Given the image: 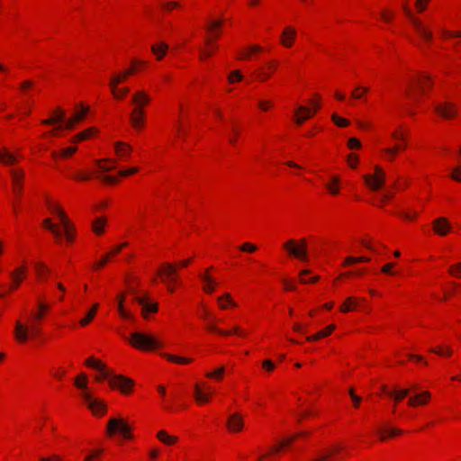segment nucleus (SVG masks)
Masks as SVG:
<instances>
[{
  "label": "nucleus",
  "instance_id": "nucleus-1",
  "mask_svg": "<svg viewBox=\"0 0 461 461\" xmlns=\"http://www.w3.org/2000/svg\"><path fill=\"white\" fill-rule=\"evenodd\" d=\"M284 249L287 250V252L302 260V261H308L309 260V255H308V249H307V241L305 239H302L299 241H296L295 240H288L284 245Z\"/></svg>",
  "mask_w": 461,
  "mask_h": 461
},
{
  "label": "nucleus",
  "instance_id": "nucleus-2",
  "mask_svg": "<svg viewBox=\"0 0 461 461\" xmlns=\"http://www.w3.org/2000/svg\"><path fill=\"white\" fill-rule=\"evenodd\" d=\"M130 342L133 347L144 350L155 349L161 346L154 337L141 332H133Z\"/></svg>",
  "mask_w": 461,
  "mask_h": 461
},
{
  "label": "nucleus",
  "instance_id": "nucleus-3",
  "mask_svg": "<svg viewBox=\"0 0 461 461\" xmlns=\"http://www.w3.org/2000/svg\"><path fill=\"white\" fill-rule=\"evenodd\" d=\"M37 321L32 323L30 326L23 324L21 321H16L14 335L16 339L21 342H26L30 337L33 338L41 333V329L36 323Z\"/></svg>",
  "mask_w": 461,
  "mask_h": 461
},
{
  "label": "nucleus",
  "instance_id": "nucleus-4",
  "mask_svg": "<svg viewBox=\"0 0 461 461\" xmlns=\"http://www.w3.org/2000/svg\"><path fill=\"white\" fill-rule=\"evenodd\" d=\"M107 431L110 435L119 433L124 438H131L130 426L122 419H110L107 424Z\"/></svg>",
  "mask_w": 461,
  "mask_h": 461
},
{
  "label": "nucleus",
  "instance_id": "nucleus-5",
  "mask_svg": "<svg viewBox=\"0 0 461 461\" xmlns=\"http://www.w3.org/2000/svg\"><path fill=\"white\" fill-rule=\"evenodd\" d=\"M402 10L404 14L411 19L413 26L415 27L420 36L425 41H430L432 39V33L424 25H422L419 19L415 18L412 15L406 2L402 4Z\"/></svg>",
  "mask_w": 461,
  "mask_h": 461
},
{
  "label": "nucleus",
  "instance_id": "nucleus-6",
  "mask_svg": "<svg viewBox=\"0 0 461 461\" xmlns=\"http://www.w3.org/2000/svg\"><path fill=\"white\" fill-rule=\"evenodd\" d=\"M364 179L368 185V187L376 191L379 190L384 184L385 180V173L379 167H375V175H366Z\"/></svg>",
  "mask_w": 461,
  "mask_h": 461
},
{
  "label": "nucleus",
  "instance_id": "nucleus-7",
  "mask_svg": "<svg viewBox=\"0 0 461 461\" xmlns=\"http://www.w3.org/2000/svg\"><path fill=\"white\" fill-rule=\"evenodd\" d=\"M82 397L94 414L98 415L105 412L106 407L104 402L93 398V396L87 392H84L82 393Z\"/></svg>",
  "mask_w": 461,
  "mask_h": 461
},
{
  "label": "nucleus",
  "instance_id": "nucleus-8",
  "mask_svg": "<svg viewBox=\"0 0 461 461\" xmlns=\"http://www.w3.org/2000/svg\"><path fill=\"white\" fill-rule=\"evenodd\" d=\"M434 109L444 119H452L457 114L456 105L448 101L438 104Z\"/></svg>",
  "mask_w": 461,
  "mask_h": 461
},
{
  "label": "nucleus",
  "instance_id": "nucleus-9",
  "mask_svg": "<svg viewBox=\"0 0 461 461\" xmlns=\"http://www.w3.org/2000/svg\"><path fill=\"white\" fill-rule=\"evenodd\" d=\"M48 206H49L50 210L52 212L57 213L59 218L60 219L61 225L64 229L66 239L68 241H72L74 237H73L72 233L70 232V223L67 218L66 213L61 209H59L58 206L52 204L51 203H48Z\"/></svg>",
  "mask_w": 461,
  "mask_h": 461
},
{
  "label": "nucleus",
  "instance_id": "nucleus-10",
  "mask_svg": "<svg viewBox=\"0 0 461 461\" xmlns=\"http://www.w3.org/2000/svg\"><path fill=\"white\" fill-rule=\"evenodd\" d=\"M133 385V380L122 375H116V376L112 377L111 387L120 388L121 392L123 393H129Z\"/></svg>",
  "mask_w": 461,
  "mask_h": 461
},
{
  "label": "nucleus",
  "instance_id": "nucleus-11",
  "mask_svg": "<svg viewBox=\"0 0 461 461\" xmlns=\"http://www.w3.org/2000/svg\"><path fill=\"white\" fill-rule=\"evenodd\" d=\"M392 138L401 143L396 144L393 148H386L384 149L386 155H396L400 150L406 149L407 136L404 132L394 131L392 132Z\"/></svg>",
  "mask_w": 461,
  "mask_h": 461
},
{
  "label": "nucleus",
  "instance_id": "nucleus-12",
  "mask_svg": "<svg viewBox=\"0 0 461 461\" xmlns=\"http://www.w3.org/2000/svg\"><path fill=\"white\" fill-rule=\"evenodd\" d=\"M157 274L162 277V280L165 283H173L176 281L177 271L172 264L164 263Z\"/></svg>",
  "mask_w": 461,
  "mask_h": 461
},
{
  "label": "nucleus",
  "instance_id": "nucleus-13",
  "mask_svg": "<svg viewBox=\"0 0 461 461\" xmlns=\"http://www.w3.org/2000/svg\"><path fill=\"white\" fill-rule=\"evenodd\" d=\"M135 71V68H131L125 71H123L122 73H119V74H115L113 76V77L111 78V81H110V86H111V89H112V93L114 96H117L118 95V91H117V86L123 82L124 80H126V78L132 75Z\"/></svg>",
  "mask_w": 461,
  "mask_h": 461
},
{
  "label": "nucleus",
  "instance_id": "nucleus-14",
  "mask_svg": "<svg viewBox=\"0 0 461 461\" xmlns=\"http://www.w3.org/2000/svg\"><path fill=\"white\" fill-rule=\"evenodd\" d=\"M134 301L142 307V315L147 318L149 312H157L158 304L150 303L147 296L135 295Z\"/></svg>",
  "mask_w": 461,
  "mask_h": 461
},
{
  "label": "nucleus",
  "instance_id": "nucleus-15",
  "mask_svg": "<svg viewBox=\"0 0 461 461\" xmlns=\"http://www.w3.org/2000/svg\"><path fill=\"white\" fill-rule=\"evenodd\" d=\"M227 427L231 432H239L243 429V420L240 413H233L227 420Z\"/></svg>",
  "mask_w": 461,
  "mask_h": 461
},
{
  "label": "nucleus",
  "instance_id": "nucleus-16",
  "mask_svg": "<svg viewBox=\"0 0 461 461\" xmlns=\"http://www.w3.org/2000/svg\"><path fill=\"white\" fill-rule=\"evenodd\" d=\"M114 149L121 159L127 160L131 157L132 148L128 143L117 141L114 143Z\"/></svg>",
  "mask_w": 461,
  "mask_h": 461
},
{
  "label": "nucleus",
  "instance_id": "nucleus-17",
  "mask_svg": "<svg viewBox=\"0 0 461 461\" xmlns=\"http://www.w3.org/2000/svg\"><path fill=\"white\" fill-rule=\"evenodd\" d=\"M149 102V95L143 91H137L131 99V104L134 105V109L140 108L141 112H144L143 106Z\"/></svg>",
  "mask_w": 461,
  "mask_h": 461
},
{
  "label": "nucleus",
  "instance_id": "nucleus-18",
  "mask_svg": "<svg viewBox=\"0 0 461 461\" xmlns=\"http://www.w3.org/2000/svg\"><path fill=\"white\" fill-rule=\"evenodd\" d=\"M26 272H27V268L25 267H19L10 273V276L14 282L10 287L11 290H14L19 287L23 279L26 276Z\"/></svg>",
  "mask_w": 461,
  "mask_h": 461
},
{
  "label": "nucleus",
  "instance_id": "nucleus-19",
  "mask_svg": "<svg viewBox=\"0 0 461 461\" xmlns=\"http://www.w3.org/2000/svg\"><path fill=\"white\" fill-rule=\"evenodd\" d=\"M201 280L203 282V291L212 294L214 292L216 285H218L217 281L209 274L208 270L201 274L200 276Z\"/></svg>",
  "mask_w": 461,
  "mask_h": 461
},
{
  "label": "nucleus",
  "instance_id": "nucleus-20",
  "mask_svg": "<svg viewBox=\"0 0 461 461\" xmlns=\"http://www.w3.org/2000/svg\"><path fill=\"white\" fill-rule=\"evenodd\" d=\"M376 433L378 434L380 440L384 441L388 438H393L402 433V430L398 428H390L384 426L383 428H378L376 429Z\"/></svg>",
  "mask_w": 461,
  "mask_h": 461
},
{
  "label": "nucleus",
  "instance_id": "nucleus-21",
  "mask_svg": "<svg viewBox=\"0 0 461 461\" xmlns=\"http://www.w3.org/2000/svg\"><path fill=\"white\" fill-rule=\"evenodd\" d=\"M144 113L140 108L133 109L130 114V120L133 128L140 130L144 125Z\"/></svg>",
  "mask_w": 461,
  "mask_h": 461
},
{
  "label": "nucleus",
  "instance_id": "nucleus-22",
  "mask_svg": "<svg viewBox=\"0 0 461 461\" xmlns=\"http://www.w3.org/2000/svg\"><path fill=\"white\" fill-rule=\"evenodd\" d=\"M430 399V393L428 391L422 392L420 393H416L411 395L408 400V405L414 407L420 404H426L428 401Z\"/></svg>",
  "mask_w": 461,
  "mask_h": 461
},
{
  "label": "nucleus",
  "instance_id": "nucleus-23",
  "mask_svg": "<svg viewBox=\"0 0 461 461\" xmlns=\"http://www.w3.org/2000/svg\"><path fill=\"white\" fill-rule=\"evenodd\" d=\"M433 224L435 232L441 236L446 235L451 227L447 219L443 217L436 219Z\"/></svg>",
  "mask_w": 461,
  "mask_h": 461
},
{
  "label": "nucleus",
  "instance_id": "nucleus-24",
  "mask_svg": "<svg viewBox=\"0 0 461 461\" xmlns=\"http://www.w3.org/2000/svg\"><path fill=\"white\" fill-rule=\"evenodd\" d=\"M10 174L14 185V192L17 195H20L22 193V180L24 176V173L22 170L12 169Z\"/></svg>",
  "mask_w": 461,
  "mask_h": 461
},
{
  "label": "nucleus",
  "instance_id": "nucleus-25",
  "mask_svg": "<svg viewBox=\"0 0 461 461\" xmlns=\"http://www.w3.org/2000/svg\"><path fill=\"white\" fill-rule=\"evenodd\" d=\"M206 328L210 331L216 332V333H219V334L224 335V336H228L230 334L244 335V333L241 332L240 328L239 326H234L231 330H223L219 329L213 323H208Z\"/></svg>",
  "mask_w": 461,
  "mask_h": 461
},
{
  "label": "nucleus",
  "instance_id": "nucleus-26",
  "mask_svg": "<svg viewBox=\"0 0 461 461\" xmlns=\"http://www.w3.org/2000/svg\"><path fill=\"white\" fill-rule=\"evenodd\" d=\"M383 392L386 393L389 397L394 399L395 402L402 401L404 397L408 396L411 393L410 389H402V390H394V391H387L385 386L382 388Z\"/></svg>",
  "mask_w": 461,
  "mask_h": 461
},
{
  "label": "nucleus",
  "instance_id": "nucleus-27",
  "mask_svg": "<svg viewBox=\"0 0 461 461\" xmlns=\"http://www.w3.org/2000/svg\"><path fill=\"white\" fill-rule=\"evenodd\" d=\"M296 31L291 27H287L284 30L282 34L281 42L285 47H291L293 41L295 39Z\"/></svg>",
  "mask_w": 461,
  "mask_h": 461
},
{
  "label": "nucleus",
  "instance_id": "nucleus-28",
  "mask_svg": "<svg viewBox=\"0 0 461 461\" xmlns=\"http://www.w3.org/2000/svg\"><path fill=\"white\" fill-rule=\"evenodd\" d=\"M343 449V447L341 446H334L330 449L327 450L326 452L322 453L321 455H319L318 456L311 459L310 461H330V457L333 454H337L341 452Z\"/></svg>",
  "mask_w": 461,
  "mask_h": 461
},
{
  "label": "nucleus",
  "instance_id": "nucleus-29",
  "mask_svg": "<svg viewBox=\"0 0 461 461\" xmlns=\"http://www.w3.org/2000/svg\"><path fill=\"white\" fill-rule=\"evenodd\" d=\"M95 163L100 171L99 175L111 171L116 167V162L112 159L96 160Z\"/></svg>",
  "mask_w": 461,
  "mask_h": 461
},
{
  "label": "nucleus",
  "instance_id": "nucleus-30",
  "mask_svg": "<svg viewBox=\"0 0 461 461\" xmlns=\"http://www.w3.org/2000/svg\"><path fill=\"white\" fill-rule=\"evenodd\" d=\"M312 116L311 110L305 106H299L298 111L295 113L297 124H303L307 119Z\"/></svg>",
  "mask_w": 461,
  "mask_h": 461
},
{
  "label": "nucleus",
  "instance_id": "nucleus-31",
  "mask_svg": "<svg viewBox=\"0 0 461 461\" xmlns=\"http://www.w3.org/2000/svg\"><path fill=\"white\" fill-rule=\"evenodd\" d=\"M56 113H57V115H55L50 119L42 120L41 123L45 124V125H52L55 123H60V122H64V119H65L64 111L60 108H58L56 110Z\"/></svg>",
  "mask_w": 461,
  "mask_h": 461
},
{
  "label": "nucleus",
  "instance_id": "nucleus-32",
  "mask_svg": "<svg viewBox=\"0 0 461 461\" xmlns=\"http://www.w3.org/2000/svg\"><path fill=\"white\" fill-rule=\"evenodd\" d=\"M167 49L168 46L164 42L154 44L151 47V50L157 56L158 59H161L166 55Z\"/></svg>",
  "mask_w": 461,
  "mask_h": 461
},
{
  "label": "nucleus",
  "instance_id": "nucleus-33",
  "mask_svg": "<svg viewBox=\"0 0 461 461\" xmlns=\"http://www.w3.org/2000/svg\"><path fill=\"white\" fill-rule=\"evenodd\" d=\"M335 328H336L335 325L331 324V325L328 326L326 329L319 331L315 335L307 337V340L308 341H314V340H317V339H319L321 338L327 337L328 335H330L335 330Z\"/></svg>",
  "mask_w": 461,
  "mask_h": 461
},
{
  "label": "nucleus",
  "instance_id": "nucleus-34",
  "mask_svg": "<svg viewBox=\"0 0 461 461\" xmlns=\"http://www.w3.org/2000/svg\"><path fill=\"white\" fill-rule=\"evenodd\" d=\"M217 301L221 309H226L228 305L233 307L237 305L229 293H225L222 296L218 297Z\"/></svg>",
  "mask_w": 461,
  "mask_h": 461
},
{
  "label": "nucleus",
  "instance_id": "nucleus-35",
  "mask_svg": "<svg viewBox=\"0 0 461 461\" xmlns=\"http://www.w3.org/2000/svg\"><path fill=\"white\" fill-rule=\"evenodd\" d=\"M339 176H333L331 177L330 182L326 184V187L331 194L336 195L339 194Z\"/></svg>",
  "mask_w": 461,
  "mask_h": 461
},
{
  "label": "nucleus",
  "instance_id": "nucleus-36",
  "mask_svg": "<svg viewBox=\"0 0 461 461\" xmlns=\"http://www.w3.org/2000/svg\"><path fill=\"white\" fill-rule=\"evenodd\" d=\"M43 226L49 230L50 231H51L53 233V235L55 236V238L57 240H60L61 236H62V232L61 230H58L56 225H54L52 222H51V220L50 219H45L43 221Z\"/></svg>",
  "mask_w": 461,
  "mask_h": 461
},
{
  "label": "nucleus",
  "instance_id": "nucleus-37",
  "mask_svg": "<svg viewBox=\"0 0 461 461\" xmlns=\"http://www.w3.org/2000/svg\"><path fill=\"white\" fill-rule=\"evenodd\" d=\"M194 398L199 403L207 402L209 395L204 393L198 384L194 385Z\"/></svg>",
  "mask_w": 461,
  "mask_h": 461
},
{
  "label": "nucleus",
  "instance_id": "nucleus-38",
  "mask_svg": "<svg viewBox=\"0 0 461 461\" xmlns=\"http://www.w3.org/2000/svg\"><path fill=\"white\" fill-rule=\"evenodd\" d=\"M98 310V304L97 303H95L93 305V307L89 310V312L86 313V317L83 318L81 321H80V325L81 326H86L95 317L96 312Z\"/></svg>",
  "mask_w": 461,
  "mask_h": 461
},
{
  "label": "nucleus",
  "instance_id": "nucleus-39",
  "mask_svg": "<svg viewBox=\"0 0 461 461\" xmlns=\"http://www.w3.org/2000/svg\"><path fill=\"white\" fill-rule=\"evenodd\" d=\"M95 131H96V130L95 128H89V129L77 134L76 136H74V138L72 139V141L77 142V141L85 140L88 139L90 136H92L93 133Z\"/></svg>",
  "mask_w": 461,
  "mask_h": 461
},
{
  "label": "nucleus",
  "instance_id": "nucleus-40",
  "mask_svg": "<svg viewBox=\"0 0 461 461\" xmlns=\"http://www.w3.org/2000/svg\"><path fill=\"white\" fill-rule=\"evenodd\" d=\"M101 374L99 376L96 377L97 381H101L103 379H108L109 384H111L112 377L116 376L113 372L106 369V366L104 364H103L102 369H97Z\"/></svg>",
  "mask_w": 461,
  "mask_h": 461
},
{
  "label": "nucleus",
  "instance_id": "nucleus-41",
  "mask_svg": "<svg viewBox=\"0 0 461 461\" xmlns=\"http://www.w3.org/2000/svg\"><path fill=\"white\" fill-rule=\"evenodd\" d=\"M222 23L223 22L221 20L211 21L209 24L206 26V29L212 35L213 38H217L219 32L216 31V29L221 27Z\"/></svg>",
  "mask_w": 461,
  "mask_h": 461
},
{
  "label": "nucleus",
  "instance_id": "nucleus-42",
  "mask_svg": "<svg viewBox=\"0 0 461 461\" xmlns=\"http://www.w3.org/2000/svg\"><path fill=\"white\" fill-rule=\"evenodd\" d=\"M368 91V87L358 86L352 91L351 97L356 100L362 99Z\"/></svg>",
  "mask_w": 461,
  "mask_h": 461
},
{
  "label": "nucleus",
  "instance_id": "nucleus-43",
  "mask_svg": "<svg viewBox=\"0 0 461 461\" xmlns=\"http://www.w3.org/2000/svg\"><path fill=\"white\" fill-rule=\"evenodd\" d=\"M163 357H165L167 360L177 363V364H189L192 362L191 358L176 357V356L169 355V354H163Z\"/></svg>",
  "mask_w": 461,
  "mask_h": 461
},
{
  "label": "nucleus",
  "instance_id": "nucleus-44",
  "mask_svg": "<svg viewBox=\"0 0 461 461\" xmlns=\"http://www.w3.org/2000/svg\"><path fill=\"white\" fill-rule=\"evenodd\" d=\"M35 270L39 276L45 277L48 273L50 272V268L42 262H37L35 264Z\"/></svg>",
  "mask_w": 461,
  "mask_h": 461
},
{
  "label": "nucleus",
  "instance_id": "nucleus-45",
  "mask_svg": "<svg viewBox=\"0 0 461 461\" xmlns=\"http://www.w3.org/2000/svg\"><path fill=\"white\" fill-rule=\"evenodd\" d=\"M0 160L5 165H10L15 162V158L5 150V152H0Z\"/></svg>",
  "mask_w": 461,
  "mask_h": 461
},
{
  "label": "nucleus",
  "instance_id": "nucleus-46",
  "mask_svg": "<svg viewBox=\"0 0 461 461\" xmlns=\"http://www.w3.org/2000/svg\"><path fill=\"white\" fill-rule=\"evenodd\" d=\"M86 375L85 374H81L78 375L75 380V385L83 390L87 389V382H86Z\"/></svg>",
  "mask_w": 461,
  "mask_h": 461
},
{
  "label": "nucleus",
  "instance_id": "nucleus-47",
  "mask_svg": "<svg viewBox=\"0 0 461 461\" xmlns=\"http://www.w3.org/2000/svg\"><path fill=\"white\" fill-rule=\"evenodd\" d=\"M357 305V300L353 297H348L346 299L344 304L341 306L340 310L343 312H348L352 310V306Z\"/></svg>",
  "mask_w": 461,
  "mask_h": 461
},
{
  "label": "nucleus",
  "instance_id": "nucleus-48",
  "mask_svg": "<svg viewBox=\"0 0 461 461\" xmlns=\"http://www.w3.org/2000/svg\"><path fill=\"white\" fill-rule=\"evenodd\" d=\"M105 220L103 218L96 219L93 223V230L96 234H102L104 231V226Z\"/></svg>",
  "mask_w": 461,
  "mask_h": 461
},
{
  "label": "nucleus",
  "instance_id": "nucleus-49",
  "mask_svg": "<svg viewBox=\"0 0 461 461\" xmlns=\"http://www.w3.org/2000/svg\"><path fill=\"white\" fill-rule=\"evenodd\" d=\"M38 307H39L40 312L33 315V318L36 321H39L43 318L44 312L49 309V305L45 303L41 302V303H39Z\"/></svg>",
  "mask_w": 461,
  "mask_h": 461
},
{
  "label": "nucleus",
  "instance_id": "nucleus-50",
  "mask_svg": "<svg viewBox=\"0 0 461 461\" xmlns=\"http://www.w3.org/2000/svg\"><path fill=\"white\" fill-rule=\"evenodd\" d=\"M80 111H77L75 114H74V119L77 121V122L84 120V118L86 117V115L87 114L88 111H89V108L87 106H84V105H80Z\"/></svg>",
  "mask_w": 461,
  "mask_h": 461
},
{
  "label": "nucleus",
  "instance_id": "nucleus-51",
  "mask_svg": "<svg viewBox=\"0 0 461 461\" xmlns=\"http://www.w3.org/2000/svg\"><path fill=\"white\" fill-rule=\"evenodd\" d=\"M331 119L339 127H346L349 124V122L347 119L341 118L336 113H332Z\"/></svg>",
  "mask_w": 461,
  "mask_h": 461
},
{
  "label": "nucleus",
  "instance_id": "nucleus-52",
  "mask_svg": "<svg viewBox=\"0 0 461 461\" xmlns=\"http://www.w3.org/2000/svg\"><path fill=\"white\" fill-rule=\"evenodd\" d=\"M103 364L100 360L98 359H95L94 357H89L86 360V365L88 366H91L93 368H95L96 370L97 369H102L103 368Z\"/></svg>",
  "mask_w": 461,
  "mask_h": 461
},
{
  "label": "nucleus",
  "instance_id": "nucleus-53",
  "mask_svg": "<svg viewBox=\"0 0 461 461\" xmlns=\"http://www.w3.org/2000/svg\"><path fill=\"white\" fill-rule=\"evenodd\" d=\"M417 83H418V85H419V87H420V91H421L422 93H424V91H425V85H426L427 83H429V84H430V83H431V78H430V77H429V76L425 75V76H423V77H419V78L417 79Z\"/></svg>",
  "mask_w": 461,
  "mask_h": 461
},
{
  "label": "nucleus",
  "instance_id": "nucleus-54",
  "mask_svg": "<svg viewBox=\"0 0 461 461\" xmlns=\"http://www.w3.org/2000/svg\"><path fill=\"white\" fill-rule=\"evenodd\" d=\"M97 178L101 179L103 182L108 185H113L117 183V178L113 176H107V175H97Z\"/></svg>",
  "mask_w": 461,
  "mask_h": 461
},
{
  "label": "nucleus",
  "instance_id": "nucleus-55",
  "mask_svg": "<svg viewBox=\"0 0 461 461\" xmlns=\"http://www.w3.org/2000/svg\"><path fill=\"white\" fill-rule=\"evenodd\" d=\"M123 300L124 298L123 297H121L120 298V301H119V304H118V311L121 314V316L124 319H131V313L127 312L125 310H124V307H123Z\"/></svg>",
  "mask_w": 461,
  "mask_h": 461
},
{
  "label": "nucleus",
  "instance_id": "nucleus-56",
  "mask_svg": "<svg viewBox=\"0 0 461 461\" xmlns=\"http://www.w3.org/2000/svg\"><path fill=\"white\" fill-rule=\"evenodd\" d=\"M76 123H77V121L72 116L70 119H68L67 122H65L63 125L62 124L59 125L57 130L63 129V128H65L67 130H72Z\"/></svg>",
  "mask_w": 461,
  "mask_h": 461
},
{
  "label": "nucleus",
  "instance_id": "nucleus-57",
  "mask_svg": "<svg viewBox=\"0 0 461 461\" xmlns=\"http://www.w3.org/2000/svg\"><path fill=\"white\" fill-rule=\"evenodd\" d=\"M224 371H225L224 367L221 366L218 369H216L214 372L207 373L206 376L209 378L217 377V378L221 379V377L224 374Z\"/></svg>",
  "mask_w": 461,
  "mask_h": 461
},
{
  "label": "nucleus",
  "instance_id": "nucleus-58",
  "mask_svg": "<svg viewBox=\"0 0 461 461\" xmlns=\"http://www.w3.org/2000/svg\"><path fill=\"white\" fill-rule=\"evenodd\" d=\"M243 78L240 71L239 70H235V71H232L230 76H229V82L230 83H233L234 80H237V81H241Z\"/></svg>",
  "mask_w": 461,
  "mask_h": 461
},
{
  "label": "nucleus",
  "instance_id": "nucleus-59",
  "mask_svg": "<svg viewBox=\"0 0 461 461\" xmlns=\"http://www.w3.org/2000/svg\"><path fill=\"white\" fill-rule=\"evenodd\" d=\"M240 249L241 251H247V252H254L258 249L257 246L254 245V244H251V243H249V242H246L244 244H242L240 247Z\"/></svg>",
  "mask_w": 461,
  "mask_h": 461
},
{
  "label": "nucleus",
  "instance_id": "nucleus-60",
  "mask_svg": "<svg viewBox=\"0 0 461 461\" xmlns=\"http://www.w3.org/2000/svg\"><path fill=\"white\" fill-rule=\"evenodd\" d=\"M76 151H77V147L66 148L60 151V156L63 158H67V157L71 156Z\"/></svg>",
  "mask_w": 461,
  "mask_h": 461
},
{
  "label": "nucleus",
  "instance_id": "nucleus-61",
  "mask_svg": "<svg viewBox=\"0 0 461 461\" xmlns=\"http://www.w3.org/2000/svg\"><path fill=\"white\" fill-rule=\"evenodd\" d=\"M449 273L453 276H459V275H461V263L451 266L449 268Z\"/></svg>",
  "mask_w": 461,
  "mask_h": 461
},
{
  "label": "nucleus",
  "instance_id": "nucleus-62",
  "mask_svg": "<svg viewBox=\"0 0 461 461\" xmlns=\"http://www.w3.org/2000/svg\"><path fill=\"white\" fill-rule=\"evenodd\" d=\"M348 146L349 149H359L361 143L357 138H350L348 141Z\"/></svg>",
  "mask_w": 461,
  "mask_h": 461
},
{
  "label": "nucleus",
  "instance_id": "nucleus-63",
  "mask_svg": "<svg viewBox=\"0 0 461 461\" xmlns=\"http://www.w3.org/2000/svg\"><path fill=\"white\" fill-rule=\"evenodd\" d=\"M357 161L358 157L356 154L351 153L348 156V162L351 167H356Z\"/></svg>",
  "mask_w": 461,
  "mask_h": 461
},
{
  "label": "nucleus",
  "instance_id": "nucleus-64",
  "mask_svg": "<svg viewBox=\"0 0 461 461\" xmlns=\"http://www.w3.org/2000/svg\"><path fill=\"white\" fill-rule=\"evenodd\" d=\"M452 178L456 181L461 182V167H456L453 169Z\"/></svg>",
  "mask_w": 461,
  "mask_h": 461
}]
</instances>
